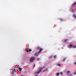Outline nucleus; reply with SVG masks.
I'll return each instance as SVG.
<instances>
[{
	"label": "nucleus",
	"instance_id": "aec40b11",
	"mask_svg": "<svg viewBox=\"0 0 76 76\" xmlns=\"http://www.w3.org/2000/svg\"><path fill=\"white\" fill-rule=\"evenodd\" d=\"M74 64H75V65H76V62H74Z\"/></svg>",
	"mask_w": 76,
	"mask_h": 76
},
{
	"label": "nucleus",
	"instance_id": "9d476101",
	"mask_svg": "<svg viewBox=\"0 0 76 76\" xmlns=\"http://www.w3.org/2000/svg\"><path fill=\"white\" fill-rule=\"evenodd\" d=\"M66 60V58H64L63 60L62 61H64L65 60Z\"/></svg>",
	"mask_w": 76,
	"mask_h": 76
},
{
	"label": "nucleus",
	"instance_id": "dca6fc26",
	"mask_svg": "<svg viewBox=\"0 0 76 76\" xmlns=\"http://www.w3.org/2000/svg\"><path fill=\"white\" fill-rule=\"evenodd\" d=\"M70 73V71H67V72H66V73Z\"/></svg>",
	"mask_w": 76,
	"mask_h": 76
},
{
	"label": "nucleus",
	"instance_id": "9b49d317",
	"mask_svg": "<svg viewBox=\"0 0 76 76\" xmlns=\"http://www.w3.org/2000/svg\"><path fill=\"white\" fill-rule=\"evenodd\" d=\"M59 74H60V75H63V72H60Z\"/></svg>",
	"mask_w": 76,
	"mask_h": 76
},
{
	"label": "nucleus",
	"instance_id": "0eeeda50",
	"mask_svg": "<svg viewBox=\"0 0 76 76\" xmlns=\"http://www.w3.org/2000/svg\"><path fill=\"white\" fill-rule=\"evenodd\" d=\"M18 69H19L20 71H21V70H22V68H20V67H19Z\"/></svg>",
	"mask_w": 76,
	"mask_h": 76
},
{
	"label": "nucleus",
	"instance_id": "1a4fd4ad",
	"mask_svg": "<svg viewBox=\"0 0 76 76\" xmlns=\"http://www.w3.org/2000/svg\"><path fill=\"white\" fill-rule=\"evenodd\" d=\"M66 41H68V39H66L64 40V42H66Z\"/></svg>",
	"mask_w": 76,
	"mask_h": 76
},
{
	"label": "nucleus",
	"instance_id": "cd10ccee",
	"mask_svg": "<svg viewBox=\"0 0 76 76\" xmlns=\"http://www.w3.org/2000/svg\"><path fill=\"white\" fill-rule=\"evenodd\" d=\"M21 76H22V75H21Z\"/></svg>",
	"mask_w": 76,
	"mask_h": 76
},
{
	"label": "nucleus",
	"instance_id": "7ed1b4c3",
	"mask_svg": "<svg viewBox=\"0 0 76 76\" xmlns=\"http://www.w3.org/2000/svg\"><path fill=\"white\" fill-rule=\"evenodd\" d=\"M38 54H39V53H37V52H36L35 53H34V55L35 56H38Z\"/></svg>",
	"mask_w": 76,
	"mask_h": 76
},
{
	"label": "nucleus",
	"instance_id": "412c9836",
	"mask_svg": "<svg viewBox=\"0 0 76 76\" xmlns=\"http://www.w3.org/2000/svg\"><path fill=\"white\" fill-rule=\"evenodd\" d=\"M76 47V46H74V48H75Z\"/></svg>",
	"mask_w": 76,
	"mask_h": 76
},
{
	"label": "nucleus",
	"instance_id": "b1692460",
	"mask_svg": "<svg viewBox=\"0 0 76 76\" xmlns=\"http://www.w3.org/2000/svg\"><path fill=\"white\" fill-rule=\"evenodd\" d=\"M73 16H74V17H75V15H73Z\"/></svg>",
	"mask_w": 76,
	"mask_h": 76
},
{
	"label": "nucleus",
	"instance_id": "f257e3e1",
	"mask_svg": "<svg viewBox=\"0 0 76 76\" xmlns=\"http://www.w3.org/2000/svg\"><path fill=\"white\" fill-rule=\"evenodd\" d=\"M42 70V69L41 68H40L39 69V70L38 72H36L35 73V75L36 76H38V75L39 74V73H40V72H41V71Z\"/></svg>",
	"mask_w": 76,
	"mask_h": 76
},
{
	"label": "nucleus",
	"instance_id": "f3484780",
	"mask_svg": "<svg viewBox=\"0 0 76 76\" xmlns=\"http://www.w3.org/2000/svg\"><path fill=\"white\" fill-rule=\"evenodd\" d=\"M26 52H28V51H29V50L26 49Z\"/></svg>",
	"mask_w": 76,
	"mask_h": 76
},
{
	"label": "nucleus",
	"instance_id": "f8f14e48",
	"mask_svg": "<svg viewBox=\"0 0 76 76\" xmlns=\"http://www.w3.org/2000/svg\"><path fill=\"white\" fill-rule=\"evenodd\" d=\"M72 46H73V45H69L70 47H72Z\"/></svg>",
	"mask_w": 76,
	"mask_h": 76
},
{
	"label": "nucleus",
	"instance_id": "4be33fe9",
	"mask_svg": "<svg viewBox=\"0 0 76 76\" xmlns=\"http://www.w3.org/2000/svg\"><path fill=\"white\" fill-rule=\"evenodd\" d=\"M58 66H60V64H58Z\"/></svg>",
	"mask_w": 76,
	"mask_h": 76
},
{
	"label": "nucleus",
	"instance_id": "39448f33",
	"mask_svg": "<svg viewBox=\"0 0 76 76\" xmlns=\"http://www.w3.org/2000/svg\"><path fill=\"white\" fill-rule=\"evenodd\" d=\"M39 50V51L38 52V53H39L42 50V49L40 48Z\"/></svg>",
	"mask_w": 76,
	"mask_h": 76
},
{
	"label": "nucleus",
	"instance_id": "393cba45",
	"mask_svg": "<svg viewBox=\"0 0 76 76\" xmlns=\"http://www.w3.org/2000/svg\"><path fill=\"white\" fill-rule=\"evenodd\" d=\"M35 65L34 64V67H35Z\"/></svg>",
	"mask_w": 76,
	"mask_h": 76
},
{
	"label": "nucleus",
	"instance_id": "6e6552de",
	"mask_svg": "<svg viewBox=\"0 0 76 76\" xmlns=\"http://www.w3.org/2000/svg\"><path fill=\"white\" fill-rule=\"evenodd\" d=\"M76 4V1L73 4V5H75V4Z\"/></svg>",
	"mask_w": 76,
	"mask_h": 76
},
{
	"label": "nucleus",
	"instance_id": "4468645a",
	"mask_svg": "<svg viewBox=\"0 0 76 76\" xmlns=\"http://www.w3.org/2000/svg\"><path fill=\"white\" fill-rule=\"evenodd\" d=\"M48 70V69H46L45 71H43V72H45V71H47Z\"/></svg>",
	"mask_w": 76,
	"mask_h": 76
},
{
	"label": "nucleus",
	"instance_id": "bb28decb",
	"mask_svg": "<svg viewBox=\"0 0 76 76\" xmlns=\"http://www.w3.org/2000/svg\"><path fill=\"white\" fill-rule=\"evenodd\" d=\"M38 60H39V58H38Z\"/></svg>",
	"mask_w": 76,
	"mask_h": 76
},
{
	"label": "nucleus",
	"instance_id": "ddd939ff",
	"mask_svg": "<svg viewBox=\"0 0 76 76\" xmlns=\"http://www.w3.org/2000/svg\"><path fill=\"white\" fill-rule=\"evenodd\" d=\"M56 75L57 76H58V75H60V73H57L56 74Z\"/></svg>",
	"mask_w": 76,
	"mask_h": 76
},
{
	"label": "nucleus",
	"instance_id": "6ab92c4d",
	"mask_svg": "<svg viewBox=\"0 0 76 76\" xmlns=\"http://www.w3.org/2000/svg\"><path fill=\"white\" fill-rule=\"evenodd\" d=\"M53 57H54V58H56V56H53Z\"/></svg>",
	"mask_w": 76,
	"mask_h": 76
},
{
	"label": "nucleus",
	"instance_id": "a211bd4d",
	"mask_svg": "<svg viewBox=\"0 0 76 76\" xmlns=\"http://www.w3.org/2000/svg\"><path fill=\"white\" fill-rule=\"evenodd\" d=\"M76 73V72H74V73H73L74 75H75Z\"/></svg>",
	"mask_w": 76,
	"mask_h": 76
},
{
	"label": "nucleus",
	"instance_id": "a878e982",
	"mask_svg": "<svg viewBox=\"0 0 76 76\" xmlns=\"http://www.w3.org/2000/svg\"><path fill=\"white\" fill-rule=\"evenodd\" d=\"M75 18L76 19V16L75 17Z\"/></svg>",
	"mask_w": 76,
	"mask_h": 76
},
{
	"label": "nucleus",
	"instance_id": "f03ea898",
	"mask_svg": "<svg viewBox=\"0 0 76 76\" xmlns=\"http://www.w3.org/2000/svg\"><path fill=\"white\" fill-rule=\"evenodd\" d=\"M35 57H31L30 59V62H32L34 60H35Z\"/></svg>",
	"mask_w": 76,
	"mask_h": 76
},
{
	"label": "nucleus",
	"instance_id": "2eb2a0df",
	"mask_svg": "<svg viewBox=\"0 0 76 76\" xmlns=\"http://www.w3.org/2000/svg\"><path fill=\"white\" fill-rule=\"evenodd\" d=\"M28 51L31 52V51H32V50L31 49H29L28 50Z\"/></svg>",
	"mask_w": 76,
	"mask_h": 76
},
{
	"label": "nucleus",
	"instance_id": "423d86ee",
	"mask_svg": "<svg viewBox=\"0 0 76 76\" xmlns=\"http://www.w3.org/2000/svg\"><path fill=\"white\" fill-rule=\"evenodd\" d=\"M40 48H41L39 47H38L36 48V50H40Z\"/></svg>",
	"mask_w": 76,
	"mask_h": 76
},
{
	"label": "nucleus",
	"instance_id": "20e7f679",
	"mask_svg": "<svg viewBox=\"0 0 76 76\" xmlns=\"http://www.w3.org/2000/svg\"><path fill=\"white\" fill-rule=\"evenodd\" d=\"M15 73H16V71L15 69H14V70L13 71L12 74L13 75H14V74H15Z\"/></svg>",
	"mask_w": 76,
	"mask_h": 76
},
{
	"label": "nucleus",
	"instance_id": "5701e85b",
	"mask_svg": "<svg viewBox=\"0 0 76 76\" xmlns=\"http://www.w3.org/2000/svg\"><path fill=\"white\" fill-rule=\"evenodd\" d=\"M60 20H61V21L62 20V19H60Z\"/></svg>",
	"mask_w": 76,
	"mask_h": 76
}]
</instances>
